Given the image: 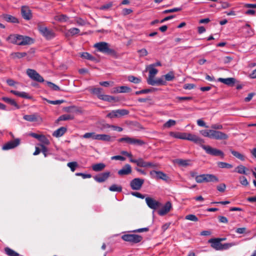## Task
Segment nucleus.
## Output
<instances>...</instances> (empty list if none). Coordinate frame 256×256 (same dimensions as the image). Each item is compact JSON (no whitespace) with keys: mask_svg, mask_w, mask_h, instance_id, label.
<instances>
[{"mask_svg":"<svg viewBox=\"0 0 256 256\" xmlns=\"http://www.w3.org/2000/svg\"><path fill=\"white\" fill-rule=\"evenodd\" d=\"M175 162L179 166H186L190 164V160H183V159H176L174 160Z\"/></svg>","mask_w":256,"mask_h":256,"instance_id":"72a5a7b5","label":"nucleus"},{"mask_svg":"<svg viewBox=\"0 0 256 256\" xmlns=\"http://www.w3.org/2000/svg\"><path fill=\"white\" fill-rule=\"evenodd\" d=\"M6 254L8 256H19V254L8 247L4 248Z\"/></svg>","mask_w":256,"mask_h":256,"instance_id":"c9c22d12","label":"nucleus"},{"mask_svg":"<svg viewBox=\"0 0 256 256\" xmlns=\"http://www.w3.org/2000/svg\"><path fill=\"white\" fill-rule=\"evenodd\" d=\"M2 17L7 22L12 23H18V20L16 17L10 14H4L2 16Z\"/></svg>","mask_w":256,"mask_h":256,"instance_id":"393cba45","label":"nucleus"},{"mask_svg":"<svg viewBox=\"0 0 256 256\" xmlns=\"http://www.w3.org/2000/svg\"><path fill=\"white\" fill-rule=\"evenodd\" d=\"M38 29L40 34L47 40H50L55 36V34L52 29L44 26L42 22H38L37 24Z\"/></svg>","mask_w":256,"mask_h":256,"instance_id":"f257e3e1","label":"nucleus"},{"mask_svg":"<svg viewBox=\"0 0 256 256\" xmlns=\"http://www.w3.org/2000/svg\"><path fill=\"white\" fill-rule=\"evenodd\" d=\"M208 242L211 244V247L214 250H221L222 243L218 238H210L208 240Z\"/></svg>","mask_w":256,"mask_h":256,"instance_id":"f3484780","label":"nucleus"},{"mask_svg":"<svg viewBox=\"0 0 256 256\" xmlns=\"http://www.w3.org/2000/svg\"><path fill=\"white\" fill-rule=\"evenodd\" d=\"M145 200L147 206L150 208L156 210L162 206V204L150 197H146Z\"/></svg>","mask_w":256,"mask_h":256,"instance_id":"6e6552de","label":"nucleus"},{"mask_svg":"<svg viewBox=\"0 0 256 256\" xmlns=\"http://www.w3.org/2000/svg\"><path fill=\"white\" fill-rule=\"evenodd\" d=\"M130 162L134 163L136 164L138 166L146 168V162L142 158H139L138 159L130 158Z\"/></svg>","mask_w":256,"mask_h":256,"instance_id":"4be33fe9","label":"nucleus"},{"mask_svg":"<svg viewBox=\"0 0 256 256\" xmlns=\"http://www.w3.org/2000/svg\"><path fill=\"white\" fill-rule=\"evenodd\" d=\"M18 45L26 46L32 44L34 40L30 36L18 34Z\"/></svg>","mask_w":256,"mask_h":256,"instance_id":"1a4fd4ad","label":"nucleus"},{"mask_svg":"<svg viewBox=\"0 0 256 256\" xmlns=\"http://www.w3.org/2000/svg\"><path fill=\"white\" fill-rule=\"evenodd\" d=\"M217 164L220 168H232V165L226 162H219Z\"/></svg>","mask_w":256,"mask_h":256,"instance_id":"ea45409f","label":"nucleus"},{"mask_svg":"<svg viewBox=\"0 0 256 256\" xmlns=\"http://www.w3.org/2000/svg\"><path fill=\"white\" fill-rule=\"evenodd\" d=\"M150 175L154 178L162 180L164 181H168V180L169 179V178L167 174L161 171H150Z\"/></svg>","mask_w":256,"mask_h":256,"instance_id":"ddd939ff","label":"nucleus"},{"mask_svg":"<svg viewBox=\"0 0 256 256\" xmlns=\"http://www.w3.org/2000/svg\"><path fill=\"white\" fill-rule=\"evenodd\" d=\"M154 88L144 89V90H141L136 92L135 94L136 95H138V94H148L149 92H154Z\"/></svg>","mask_w":256,"mask_h":256,"instance_id":"37998d69","label":"nucleus"},{"mask_svg":"<svg viewBox=\"0 0 256 256\" xmlns=\"http://www.w3.org/2000/svg\"><path fill=\"white\" fill-rule=\"evenodd\" d=\"M212 130H202L200 131V134L205 137H208L209 138H212Z\"/></svg>","mask_w":256,"mask_h":256,"instance_id":"de8ad7c7","label":"nucleus"},{"mask_svg":"<svg viewBox=\"0 0 256 256\" xmlns=\"http://www.w3.org/2000/svg\"><path fill=\"white\" fill-rule=\"evenodd\" d=\"M138 53L140 54V56L142 57L146 56L148 54V52L146 48H142L138 50Z\"/></svg>","mask_w":256,"mask_h":256,"instance_id":"0e129e2a","label":"nucleus"},{"mask_svg":"<svg viewBox=\"0 0 256 256\" xmlns=\"http://www.w3.org/2000/svg\"><path fill=\"white\" fill-rule=\"evenodd\" d=\"M110 172H106L98 174L94 177V180L98 182H105L110 176Z\"/></svg>","mask_w":256,"mask_h":256,"instance_id":"2eb2a0df","label":"nucleus"},{"mask_svg":"<svg viewBox=\"0 0 256 256\" xmlns=\"http://www.w3.org/2000/svg\"><path fill=\"white\" fill-rule=\"evenodd\" d=\"M67 166L74 172L75 171L76 168L78 166V164L76 162H70L67 164Z\"/></svg>","mask_w":256,"mask_h":256,"instance_id":"c03bdc74","label":"nucleus"},{"mask_svg":"<svg viewBox=\"0 0 256 256\" xmlns=\"http://www.w3.org/2000/svg\"><path fill=\"white\" fill-rule=\"evenodd\" d=\"M21 14L22 18L26 20H30L32 18V12L28 6H22V7Z\"/></svg>","mask_w":256,"mask_h":256,"instance_id":"dca6fc26","label":"nucleus"},{"mask_svg":"<svg viewBox=\"0 0 256 256\" xmlns=\"http://www.w3.org/2000/svg\"><path fill=\"white\" fill-rule=\"evenodd\" d=\"M144 180L140 178H135L130 182V186L133 190H140L144 183Z\"/></svg>","mask_w":256,"mask_h":256,"instance_id":"9d476101","label":"nucleus"},{"mask_svg":"<svg viewBox=\"0 0 256 256\" xmlns=\"http://www.w3.org/2000/svg\"><path fill=\"white\" fill-rule=\"evenodd\" d=\"M176 122L173 120H169L168 122H166L164 124V127L169 128L172 126H174L176 124Z\"/></svg>","mask_w":256,"mask_h":256,"instance_id":"3c124183","label":"nucleus"},{"mask_svg":"<svg viewBox=\"0 0 256 256\" xmlns=\"http://www.w3.org/2000/svg\"><path fill=\"white\" fill-rule=\"evenodd\" d=\"M204 174L198 175L196 176V181L197 183L204 182Z\"/></svg>","mask_w":256,"mask_h":256,"instance_id":"5fc2aeb1","label":"nucleus"},{"mask_svg":"<svg viewBox=\"0 0 256 256\" xmlns=\"http://www.w3.org/2000/svg\"><path fill=\"white\" fill-rule=\"evenodd\" d=\"M212 138L217 140H226L228 138L227 134L220 131L212 130Z\"/></svg>","mask_w":256,"mask_h":256,"instance_id":"9b49d317","label":"nucleus"},{"mask_svg":"<svg viewBox=\"0 0 256 256\" xmlns=\"http://www.w3.org/2000/svg\"><path fill=\"white\" fill-rule=\"evenodd\" d=\"M131 91V88L127 86H120L113 88V93H128Z\"/></svg>","mask_w":256,"mask_h":256,"instance_id":"aec40b11","label":"nucleus"},{"mask_svg":"<svg viewBox=\"0 0 256 256\" xmlns=\"http://www.w3.org/2000/svg\"><path fill=\"white\" fill-rule=\"evenodd\" d=\"M236 245V244L235 242L226 243L224 244H222L221 250H228Z\"/></svg>","mask_w":256,"mask_h":256,"instance_id":"49530a36","label":"nucleus"},{"mask_svg":"<svg viewBox=\"0 0 256 256\" xmlns=\"http://www.w3.org/2000/svg\"><path fill=\"white\" fill-rule=\"evenodd\" d=\"M74 118V116L72 114H65L60 116L57 120V122L62 120H72Z\"/></svg>","mask_w":256,"mask_h":256,"instance_id":"473e14b6","label":"nucleus"},{"mask_svg":"<svg viewBox=\"0 0 256 256\" xmlns=\"http://www.w3.org/2000/svg\"><path fill=\"white\" fill-rule=\"evenodd\" d=\"M166 82L162 78H158L156 80H150L148 84L152 86H164L166 85Z\"/></svg>","mask_w":256,"mask_h":256,"instance_id":"b1692460","label":"nucleus"},{"mask_svg":"<svg viewBox=\"0 0 256 256\" xmlns=\"http://www.w3.org/2000/svg\"><path fill=\"white\" fill-rule=\"evenodd\" d=\"M40 146L41 148V152L44 154V157H46L48 156L47 152L48 151L47 148L43 144H40Z\"/></svg>","mask_w":256,"mask_h":256,"instance_id":"680f3d73","label":"nucleus"},{"mask_svg":"<svg viewBox=\"0 0 256 256\" xmlns=\"http://www.w3.org/2000/svg\"><path fill=\"white\" fill-rule=\"evenodd\" d=\"M20 139L17 138L14 140H11L5 144L2 147V150H7L14 148L20 144Z\"/></svg>","mask_w":256,"mask_h":256,"instance_id":"f8f14e48","label":"nucleus"},{"mask_svg":"<svg viewBox=\"0 0 256 256\" xmlns=\"http://www.w3.org/2000/svg\"><path fill=\"white\" fill-rule=\"evenodd\" d=\"M38 114H28L24 116L23 118L28 122H34L38 121Z\"/></svg>","mask_w":256,"mask_h":256,"instance_id":"c85d7f7f","label":"nucleus"},{"mask_svg":"<svg viewBox=\"0 0 256 256\" xmlns=\"http://www.w3.org/2000/svg\"><path fill=\"white\" fill-rule=\"evenodd\" d=\"M18 34H12L10 35L6 38L10 42L18 45Z\"/></svg>","mask_w":256,"mask_h":256,"instance_id":"7c9ffc66","label":"nucleus"},{"mask_svg":"<svg viewBox=\"0 0 256 256\" xmlns=\"http://www.w3.org/2000/svg\"><path fill=\"white\" fill-rule=\"evenodd\" d=\"M202 148L208 154L212 156H220L222 158H224V152L220 150L213 148L210 146L204 145V144L203 145H202Z\"/></svg>","mask_w":256,"mask_h":256,"instance_id":"20e7f679","label":"nucleus"},{"mask_svg":"<svg viewBox=\"0 0 256 256\" xmlns=\"http://www.w3.org/2000/svg\"><path fill=\"white\" fill-rule=\"evenodd\" d=\"M182 8H176L172 9L166 10L162 12L163 14H166L168 13L180 11Z\"/></svg>","mask_w":256,"mask_h":256,"instance_id":"13d9d810","label":"nucleus"},{"mask_svg":"<svg viewBox=\"0 0 256 256\" xmlns=\"http://www.w3.org/2000/svg\"><path fill=\"white\" fill-rule=\"evenodd\" d=\"M94 46L96 48L97 50L104 54H110L112 53V50L110 48V46L106 42H99L95 44Z\"/></svg>","mask_w":256,"mask_h":256,"instance_id":"f03ea898","label":"nucleus"},{"mask_svg":"<svg viewBox=\"0 0 256 256\" xmlns=\"http://www.w3.org/2000/svg\"><path fill=\"white\" fill-rule=\"evenodd\" d=\"M128 114L129 111L126 109L113 110V118H120Z\"/></svg>","mask_w":256,"mask_h":256,"instance_id":"a211bd4d","label":"nucleus"},{"mask_svg":"<svg viewBox=\"0 0 256 256\" xmlns=\"http://www.w3.org/2000/svg\"><path fill=\"white\" fill-rule=\"evenodd\" d=\"M56 20L60 22H65L68 20V17L66 14H60L56 16Z\"/></svg>","mask_w":256,"mask_h":256,"instance_id":"09e8293b","label":"nucleus"},{"mask_svg":"<svg viewBox=\"0 0 256 256\" xmlns=\"http://www.w3.org/2000/svg\"><path fill=\"white\" fill-rule=\"evenodd\" d=\"M106 165L103 163H98L93 164L92 166V169L95 172H100L104 168Z\"/></svg>","mask_w":256,"mask_h":256,"instance_id":"2f4dec72","label":"nucleus"},{"mask_svg":"<svg viewBox=\"0 0 256 256\" xmlns=\"http://www.w3.org/2000/svg\"><path fill=\"white\" fill-rule=\"evenodd\" d=\"M81 57L91 60H95V58L94 56H92L89 53L86 52H82L81 54Z\"/></svg>","mask_w":256,"mask_h":256,"instance_id":"8fccbe9b","label":"nucleus"},{"mask_svg":"<svg viewBox=\"0 0 256 256\" xmlns=\"http://www.w3.org/2000/svg\"><path fill=\"white\" fill-rule=\"evenodd\" d=\"M98 134H96L95 132H86L83 138H91L92 140H97Z\"/></svg>","mask_w":256,"mask_h":256,"instance_id":"4c0bfd02","label":"nucleus"},{"mask_svg":"<svg viewBox=\"0 0 256 256\" xmlns=\"http://www.w3.org/2000/svg\"><path fill=\"white\" fill-rule=\"evenodd\" d=\"M132 194L136 198H140L141 199H144L145 198L144 195L142 194H140V192H132Z\"/></svg>","mask_w":256,"mask_h":256,"instance_id":"338daca9","label":"nucleus"},{"mask_svg":"<svg viewBox=\"0 0 256 256\" xmlns=\"http://www.w3.org/2000/svg\"><path fill=\"white\" fill-rule=\"evenodd\" d=\"M90 92L96 95L98 98H100L104 94L103 89L100 88H92Z\"/></svg>","mask_w":256,"mask_h":256,"instance_id":"cd10ccee","label":"nucleus"},{"mask_svg":"<svg viewBox=\"0 0 256 256\" xmlns=\"http://www.w3.org/2000/svg\"><path fill=\"white\" fill-rule=\"evenodd\" d=\"M26 73L30 78L34 81L40 82H44V78L34 70L28 68Z\"/></svg>","mask_w":256,"mask_h":256,"instance_id":"39448f33","label":"nucleus"},{"mask_svg":"<svg viewBox=\"0 0 256 256\" xmlns=\"http://www.w3.org/2000/svg\"><path fill=\"white\" fill-rule=\"evenodd\" d=\"M158 166V164L155 163H154L151 162H147L146 168H156Z\"/></svg>","mask_w":256,"mask_h":256,"instance_id":"69168bd1","label":"nucleus"},{"mask_svg":"<svg viewBox=\"0 0 256 256\" xmlns=\"http://www.w3.org/2000/svg\"><path fill=\"white\" fill-rule=\"evenodd\" d=\"M218 81L228 86H233L236 82V80L234 78H220L218 79Z\"/></svg>","mask_w":256,"mask_h":256,"instance_id":"412c9836","label":"nucleus"},{"mask_svg":"<svg viewBox=\"0 0 256 256\" xmlns=\"http://www.w3.org/2000/svg\"><path fill=\"white\" fill-rule=\"evenodd\" d=\"M2 99L7 104L14 106L16 109L20 108V106L14 99L7 97H2Z\"/></svg>","mask_w":256,"mask_h":256,"instance_id":"c756f323","label":"nucleus"},{"mask_svg":"<svg viewBox=\"0 0 256 256\" xmlns=\"http://www.w3.org/2000/svg\"><path fill=\"white\" fill-rule=\"evenodd\" d=\"M186 137H178L179 138L183 139V140H188L192 142H194L196 144H198L200 146L202 147V145H203V144L204 142V141L203 139L201 138L199 136L191 134H188V135H186Z\"/></svg>","mask_w":256,"mask_h":256,"instance_id":"0eeeda50","label":"nucleus"},{"mask_svg":"<svg viewBox=\"0 0 256 256\" xmlns=\"http://www.w3.org/2000/svg\"><path fill=\"white\" fill-rule=\"evenodd\" d=\"M128 80L134 84H138L141 82V80L134 76H128Z\"/></svg>","mask_w":256,"mask_h":256,"instance_id":"79ce46f5","label":"nucleus"},{"mask_svg":"<svg viewBox=\"0 0 256 256\" xmlns=\"http://www.w3.org/2000/svg\"><path fill=\"white\" fill-rule=\"evenodd\" d=\"M239 180L240 183L244 186H247L248 184V182L246 179V178L244 176H240L239 177Z\"/></svg>","mask_w":256,"mask_h":256,"instance_id":"6e6d98bb","label":"nucleus"},{"mask_svg":"<svg viewBox=\"0 0 256 256\" xmlns=\"http://www.w3.org/2000/svg\"><path fill=\"white\" fill-rule=\"evenodd\" d=\"M118 142H124L129 144L136 146H142L144 144V142L141 140L128 136L122 138L118 139Z\"/></svg>","mask_w":256,"mask_h":256,"instance_id":"423d86ee","label":"nucleus"},{"mask_svg":"<svg viewBox=\"0 0 256 256\" xmlns=\"http://www.w3.org/2000/svg\"><path fill=\"white\" fill-rule=\"evenodd\" d=\"M100 99L105 101L110 102L112 100V96L104 94Z\"/></svg>","mask_w":256,"mask_h":256,"instance_id":"774afa93","label":"nucleus"},{"mask_svg":"<svg viewBox=\"0 0 256 256\" xmlns=\"http://www.w3.org/2000/svg\"><path fill=\"white\" fill-rule=\"evenodd\" d=\"M230 151L232 154L236 158H238L239 160L242 161H244L245 160L244 156L243 154L240 153L239 152L232 150H231Z\"/></svg>","mask_w":256,"mask_h":256,"instance_id":"58836bf2","label":"nucleus"},{"mask_svg":"<svg viewBox=\"0 0 256 256\" xmlns=\"http://www.w3.org/2000/svg\"><path fill=\"white\" fill-rule=\"evenodd\" d=\"M204 182H217L219 181L218 178L213 174H204Z\"/></svg>","mask_w":256,"mask_h":256,"instance_id":"5701e85b","label":"nucleus"},{"mask_svg":"<svg viewBox=\"0 0 256 256\" xmlns=\"http://www.w3.org/2000/svg\"><path fill=\"white\" fill-rule=\"evenodd\" d=\"M226 185L224 184H220L216 186V189L218 191L221 192H224L226 190Z\"/></svg>","mask_w":256,"mask_h":256,"instance_id":"052dcab7","label":"nucleus"},{"mask_svg":"<svg viewBox=\"0 0 256 256\" xmlns=\"http://www.w3.org/2000/svg\"><path fill=\"white\" fill-rule=\"evenodd\" d=\"M172 208V203L168 201L160 210H158V213L160 216H164Z\"/></svg>","mask_w":256,"mask_h":256,"instance_id":"4468645a","label":"nucleus"},{"mask_svg":"<svg viewBox=\"0 0 256 256\" xmlns=\"http://www.w3.org/2000/svg\"><path fill=\"white\" fill-rule=\"evenodd\" d=\"M98 140H102L108 141L110 139V136L107 134H98Z\"/></svg>","mask_w":256,"mask_h":256,"instance_id":"864d4df0","label":"nucleus"},{"mask_svg":"<svg viewBox=\"0 0 256 256\" xmlns=\"http://www.w3.org/2000/svg\"><path fill=\"white\" fill-rule=\"evenodd\" d=\"M44 100H46L48 103L52 104H61L64 103L65 102V100H50L46 98H44Z\"/></svg>","mask_w":256,"mask_h":256,"instance_id":"603ef678","label":"nucleus"},{"mask_svg":"<svg viewBox=\"0 0 256 256\" xmlns=\"http://www.w3.org/2000/svg\"><path fill=\"white\" fill-rule=\"evenodd\" d=\"M166 81H172L174 78V74L172 72H170L167 74L164 75Z\"/></svg>","mask_w":256,"mask_h":256,"instance_id":"a19ab883","label":"nucleus"},{"mask_svg":"<svg viewBox=\"0 0 256 256\" xmlns=\"http://www.w3.org/2000/svg\"><path fill=\"white\" fill-rule=\"evenodd\" d=\"M11 56L13 58H20L27 56V53L26 52H16L11 54Z\"/></svg>","mask_w":256,"mask_h":256,"instance_id":"e433bc0d","label":"nucleus"},{"mask_svg":"<svg viewBox=\"0 0 256 256\" xmlns=\"http://www.w3.org/2000/svg\"><path fill=\"white\" fill-rule=\"evenodd\" d=\"M39 140L46 145H48L50 143L49 140L46 138L45 136L43 134L41 136Z\"/></svg>","mask_w":256,"mask_h":256,"instance_id":"bf43d9fd","label":"nucleus"},{"mask_svg":"<svg viewBox=\"0 0 256 256\" xmlns=\"http://www.w3.org/2000/svg\"><path fill=\"white\" fill-rule=\"evenodd\" d=\"M132 172V167L130 164H125L122 169L120 170L118 173L120 176L128 175Z\"/></svg>","mask_w":256,"mask_h":256,"instance_id":"6ab92c4d","label":"nucleus"},{"mask_svg":"<svg viewBox=\"0 0 256 256\" xmlns=\"http://www.w3.org/2000/svg\"><path fill=\"white\" fill-rule=\"evenodd\" d=\"M246 168L242 166V165H240L238 166L234 170V172H236L240 174H247V173L246 172Z\"/></svg>","mask_w":256,"mask_h":256,"instance_id":"f704fd0d","label":"nucleus"},{"mask_svg":"<svg viewBox=\"0 0 256 256\" xmlns=\"http://www.w3.org/2000/svg\"><path fill=\"white\" fill-rule=\"evenodd\" d=\"M122 238L124 240L132 244H137L142 240V237L138 234H125L122 236Z\"/></svg>","mask_w":256,"mask_h":256,"instance_id":"7ed1b4c3","label":"nucleus"},{"mask_svg":"<svg viewBox=\"0 0 256 256\" xmlns=\"http://www.w3.org/2000/svg\"><path fill=\"white\" fill-rule=\"evenodd\" d=\"M47 85L49 88H50L52 90H60V88L56 84L50 82H46Z\"/></svg>","mask_w":256,"mask_h":256,"instance_id":"a18cd8bd","label":"nucleus"},{"mask_svg":"<svg viewBox=\"0 0 256 256\" xmlns=\"http://www.w3.org/2000/svg\"><path fill=\"white\" fill-rule=\"evenodd\" d=\"M148 68L149 70V76L147 82L148 83L150 80H152L154 79V76L157 74L158 70L150 66L148 67Z\"/></svg>","mask_w":256,"mask_h":256,"instance_id":"bb28decb","label":"nucleus"},{"mask_svg":"<svg viewBox=\"0 0 256 256\" xmlns=\"http://www.w3.org/2000/svg\"><path fill=\"white\" fill-rule=\"evenodd\" d=\"M185 218L186 220L193 222L198 221V218L194 214H190L186 216Z\"/></svg>","mask_w":256,"mask_h":256,"instance_id":"4d7b16f0","label":"nucleus"},{"mask_svg":"<svg viewBox=\"0 0 256 256\" xmlns=\"http://www.w3.org/2000/svg\"><path fill=\"white\" fill-rule=\"evenodd\" d=\"M66 130L67 128L66 127H60L53 132L52 136L56 138L60 137L65 134Z\"/></svg>","mask_w":256,"mask_h":256,"instance_id":"a878e982","label":"nucleus"},{"mask_svg":"<svg viewBox=\"0 0 256 256\" xmlns=\"http://www.w3.org/2000/svg\"><path fill=\"white\" fill-rule=\"evenodd\" d=\"M68 32L72 36H74L76 34H78L80 32V30L78 28H70Z\"/></svg>","mask_w":256,"mask_h":256,"instance_id":"e2e57ef3","label":"nucleus"}]
</instances>
